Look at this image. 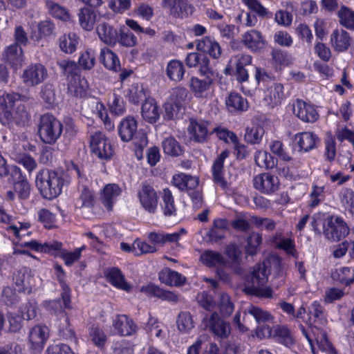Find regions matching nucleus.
Instances as JSON below:
<instances>
[{"label":"nucleus","instance_id":"1","mask_svg":"<svg viewBox=\"0 0 354 354\" xmlns=\"http://www.w3.org/2000/svg\"><path fill=\"white\" fill-rule=\"evenodd\" d=\"M36 186L43 198L52 200L57 197L68 183L64 175L54 170L42 169L36 176Z\"/></svg>","mask_w":354,"mask_h":354},{"label":"nucleus","instance_id":"2","mask_svg":"<svg viewBox=\"0 0 354 354\" xmlns=\"http://www.w3.org/2000/svg\"><path fill=\"white\" fill-rule=\"evenodd\" d=\"M64 75L66 77L68 92L75 97H84L86 96L88 82L82 77L80 70L75 61L63 60L59 64Z\"/></svg>","mask_w":354,"mask_h":354},{"label":"nucleus","instance_id":"3","mask_svg":"<svg viewBox=\"0 0 354 354\" xmlns=\"http://www.w3.org/2000/svg\"><path fill=\"white\" fill-rule=\"evenodd\" d=\"M62 124L52 114L45 113L40 117L38 134L44 143L54 144L60 137Z\"/></svg>","mask_w":354,"mask_h":354},{"label":"nucleus","instance_id":"4","mask_svg":"<svg viewBox=\"0 0 354 354\" xmlns=\"http://www.w3.org/2000/svg\"><path fill=\"white\" fill-rule=\"evenodd\" d=\"M172 183L180 190L186 191L189 193L196 207L198 208L201 205V193L198 190H195L199 183V180L196 176H192L183 173L178 174L173 176Z\"/></svg>","mask_w":354,"mask_h":354},{"label":"nucleus","instance_id":"5","mask_svg":"<svg viewBox=\"0 0 354 354\" xmlns=\"http://www.w3.org/2000/svg\"><path fill=\"white\" fill-rule=\"evenodd\" d=\"M202 324L205 329L221 339L227 338L231 333L230 324L222 319L216 312L205 315Z\"/></svg>","mask_w":354,"mask_h":354},{"label":"nucleus","instance_id":"6","mask_svg":"<svg viewBox=\"0 0 354 354\" xmlns=\"http://www.w3.org/2000/svg\"><path fill=\"white\" fill-rule=\"evenodd\" d=\"M200 74L203 78L192 77L189 82L190 91L198 98L206 97L214 81V72L212 68L200 71Z\"/></svg>","mask_w":354,"mask_h":354},{"label":"nucleus","instance_id":"7","mask_svg":"<svg viewBox=\"0 0 354 354\" xmlns=\"http://www.w3.org/2000/svg\"><path fill=\"white\" fill-rule=\"evenodd\" d=\"M22 95L18 93L4 92L0 95V122L6 126L12 123L14 108Z\"/></svg>","mask_w":354,"mask_h":354},{"label":"nucleus","instance_id":"8","mask_svg":"<svg viewBox=\"0 0 354 354\" xmlns=\"http://www.w3.org/2000/svg\"><path fill=\"white\" fill-rule=\"evenodd\" d=\"M320 142L319 137L313 132L303 131L296 133L292 140V148L295 152L307 153L317 147Z\"/></svg>","mask_w":354,"mask_h":354},{"label":"nucleus","instance_id":"9","mask_svg":"<svg viewBox=\"0 0 354 354\" xmlns=\"http://www.w3.org/2000/svg\"><path fill=\"white\" fill-rule=\"evenodd\" d=\"M349 233V227L346 223L339 216H331L327 221L324 230L325 237L331 241H339L346 237Z\"/></svg>","mask_w":354,"mask_h":354},{"label":"nucleus","instance_id":"10","mask_svg":"<svg viewBox=\"0 0 354 354\" xmlns=\"http://www.w3.org/2000/svg\"><path fill=\"white\" fill-rule=\"evenodd\" d=\"M89 147L93 155H113L110 140L102 131H96L90 137Z\"/></svg>","mask_w":354,"mask_h":354},{"label":"nucleus","instance_id":"11","mask_svg":"<svg viewBox=\"0 0 354 354\" xmlns=\"http://www.w3.org/2000/svg\"><path fill=\"white\" fill-rule=\"evenodd\" d=\"M46 67L41 64H30L22 74L24 83L28 86H35L44 82L47 77Z\"/></svg>","mask_w":354,"mask_h":354},{"label":"nucleus","instance_id":"12","mask_svg":"<svg viewBox=\"0 0 354 354\" xmlns=\"http://www.w3.org/2000/svg\"><path fill=\"white\" fill-rule=\"evenodd\" d=\"M294 114L304 122L313 123L319 118V113L315 106L311 103L297 99L294 104Z\"/></svg>","mask_w":354,"mask_h":354},{"label":"nucleus","instance_id":"13","mask_svg":"<svg viewBox=\"0 0 354 354\" xmlns=\"http://www.w3.org/2000/svg\"><path fill=\"white\" fill-rule=\"evenodd\" d=\"M138 198L141 205L147 212L155 213L158 207V196L152 186L143 183L138 192Z\"/></svg>","mask_w":354,"mask_h":354},{"label":"nucleus","instance_id":"14","mask_svg":"<svg viewBox=\"0 0 354 354\" xmlns=\"http://www.w3.org/2000/svg\"><path fill=\"white\" fill-rule=\"evenodd\" d=\"M241 43L251 53H257L265 47L266 39L261 32L251 29L242 35Z\"/></svg>","mask_w":354,"mask_h":354},{"label":"nucleus","instance_id":"15","mask_svg":"<svg viewBox=\"0 0 354 354\" xmlns=\"http://www.w3.org/2000/svg\"><path fill=\"white\" fill-rule=\"evenodd\" d=\"M162 6L170 10L175 18H187L191 16L195 8L187 0H162Z\"/></svg>","mask_w":354,"mask_h":354},{"label":"nucleus","instance_id":"16","mask_svg":"<svg viewBox=\"0 0 354 354\" xmlns=\"http://www.w3.org/2000/svg\"><path fill=\"white\" fill-rule=\"evenodd\" d=\"M279 185L277 176L269 173L259 174L254 178V187L263 194H272L276 192Z\"/></svg>","mask_w":354,"mask_h":354},{"label":"nucleus","instance_id":"17","mask_svg":"<svg viewBox=\"0 0 354 354\" xmlns=\"http://www.w3.org/2000/svg\"><path fill=\"white\" fill-rule=\"evenodd\" d=\"M11 178L14 181V189L18 197L21 200L28 199L30 194V185L26 177L22 176L19 168L16 166L12 167Z\"/></svg>","mask_w":354,"mask_h":354},{"label":"nucleus","instance_id":"18","mask_svg":"<svg viewBox=\"0 0 354 354\" xmlns=\"http://www.w3.org/2000/svg\"><path fill=\"white\" fill-rule=\"evenodd\" d=\"M2 60L14 70H17L24 62L22 48L17 44L7 46L2 54Z\"/></svg>","mask_w":354,"mask_h":354},{"label":"nucleus","instance_id":"19","mask_svg":"<svg viewBox=\"0 0 354 354\" xmlns=\"http://www.w3.org/2000/svg\"><path fill=\"white\" fill-rule=\"evenodd\" d=\"M63 304H61L60 300H53L45 301L44 306L46 310L58 315L63 313L64 308H71V290L69 287L64 283L62 285V292L61 294Z\"/></svg>","mask_w":354,"mask_h":354},{"label":"nucleus","instance_id":"20","mask_svg":"<svg viewBox=\"0 0 354 354\" xmlns=\"http://www.w3.org/2000/svg\"><path fill=\"white\" fill-rule=\"evenodd\" d=\"M196 48L203 54L208 55L214 59H218L221 55V47L219 43L209 36H205L201 39L197 40Z\"/></svg>","mask_w":354,"mask_h":354},{"label":"nucleus","instance_id":"21","mask_svg":"<svg viewBox=\"0 0 354 354\" xmlns=\"http://www.w3.org/2000/svg\"><path fill=\"white\" fill-rule=\"evenodd\" d=\"M118 136L123 142L131 141L138 133V122L133 116H127L118 126Z\"/></svg>","mask_w":354,"mask_h":354},{"label":"nucleus","instance_id":"22","mask_svg":"<svg viewBox=\"0 0 354 354\" xmlns=\"http://www.w3.org/2000/svg\"><path fill=\"white\" fill-rule=\"evenodd\" d=\"M330 41L331 46L336 52L346 51L351 45L350 34L342 29H335L330 35Z\"/></svg>","mask_w":354,"mask_h":354},{"label":"nucleus","instance_id":"23","mask_svg":"<svg viewBox=\"0 0 354 354\" xmlns=\"http://www.w3.org/2000/svg\"><path fill=\"white\" fill-rule=\"evenodd\" d=\"M113 326L117 333L121 336H129L135 334L137 325L125 315H118L113 320Z\"/></svg>","mask_w":354,"mask_h":354},{"label":"nucleus","instance_id":"24","mask_svg":"<svg viewBox=\"0 0 354 354\" xmlns=\"http://www.w3.org/2000/svg\"><path fill=\"white\" fill-rule=\"evenodd\" d=\"M215 132L220 140L226 143H232L236 152V155H248V147L239 142V140L235 133L226 129L216 128Z\"/></svg>","mask_w":354,"mask_h":354},{"label":"nucleus","instance_id":"25","mask_svg":"<svg viewBox=\"0 0 354 354\" xmlns=\"http://www.w3.org/2000/svg\"><path fill=\"white\" fill-rule=\"evenodd\" d=\"M283 86L274 83L264 91L263 100L268 106L274 108L280 105L284 99Z\"/></svg>","mask_w":354,"mask_h":354},{"label":"nucleus","instance_id":"26","mask_svg":"<svg viewBox=\"0 0 354 354\" xmlns=\"http://www.w3.org/2000/svg\"><path fill=\"white\" fill-rule=\"evenodd\" d=\"M100 62L109 71L118 73L121 70V64L118 55L107 47L101 48Z\"/></svg>","mask_w":354,"mask_h":354},{"label":"nucleus","instance_id":"27","mask_svg":"<svg viewBox=\"0 0 354 354\" xmlns=\"http://www.w3.org/2000/svg\"><path fill=\"white\" fill-rule=\"evenodd\" d=\"M140 292L149 297H156L170 302H178L179 297L176 293L165 290L153 284L149 283L140 288Z\"/></svg>","mask_w":354,"mask_h":354},{"label":"nucleus","instance_id":"28","mask_svg":"<svg viewBox=\"0 0 354 354\" xmlns=\"http://www.w3.org/2000/svg\"><path fill=\"white\" fill-rule=\"evenodd\" d=\"M141 114L143 119L150 124H154L159 120V107L154 98L148 97L142 102Z\"/></svg>","mask_w":354,"mask_h":354},{"label":"nucleus","instance_id":"29","mask_svg":"<svg viewBox=\"0 0 354 354\" xmlns=\"http://www.w3.org/2000/svg\"><path fill=\"white\" fill-rule=\"evenodd\" d=\"M225 104L228 111L232 113L245 111L248 108L247 99L236 92H231L228 95L225 100Z\"/></svg>","mask_w":354,"mask_h":354},{"label":"nucleus","instance_id":"30","mask_svg":"<svg viewBox=\"0 0 354 354\" xmlns=\"http://www.w3.org/2000/svg\"><path fill=\"white\" fill-rule=\"evenodd\" d=\"M270 63L275 71H281L292 64V56L284 50L274 48L270 52Z\"/></svg>","mask_w":354,"mask_h":354},{"label":"nucleus","instance_id":"31","mask_svg":"<svg viewBox=\"0 0 354 354\" xmlns=\"http://www.w3.org/2000/svg\"><path fill=\"white\" fill-rule=\"evenodd\" d=\"M118 32L117 29L107 23H102L97 27V33L100 39L104 44L114 46L118 41Z\"/></svg>","mask_w":354,"mask_h":354},{"label":"nucleus","instance_id":"32","mask_svg":"<svg viewBox=\"0 0 354 354\" xmlns=\"http://www.w3.org/2000/svg\"><path fill=\"white\" fill-rule=\"evenodd\" d=\"M78 21L80 27L86 31H91L96 22V12L91 8L83 7L77 13Z\"/></svg>","mask_w":354,"mask_h":354},{"label":"nucleus","instance_id":"33","mask_svg":"<svg viewBox=\"0 0 354 354\" xmlns=\"http://www.w3.org/2000/svg\"><path fill=\"white\" fill-rule=\"evenodd\" d=\"M188 132L193 140L198 142H204L207 138V126L205 122H198L191 119L188 127Z\"/></svg>","mask_w":354,"mask_h":354},{"label":"nucleus","instance_id":"34","mask_svg":"<svg viewBox=\"0 0 354 354\" xmlns=\"http://www.w3.org/2000/svg\"><path fill=\"white\" fill-rule=\"evenodd\" d=\"M252 316L258 324L272 322L274 317L268 311L256 306L250 305L244 311L243 322Z\"/></svg>","mask_w":354,"mask_h":354},{"label":"nucleus","instance_id":"35","mask_svg":"<svg viewBox=\"0 0 354 354\" xmlns=\"http://www.w3.org/2000/svg\"><path fill=\"white\" fill-rule=\"evenodd\" d=\"M229 223L225 218H216L212 227L207 234L210 241L217 242L224 238L225 232L228 230Z\"/></svg>","mask_w":354,"mask_h":354},{"label":"nucleus","instance_id":"36","mask_svg":"<svg viewBox=\"0 0 354 354\" xmlns=\"http://www.w3.org/2000/svg\"><path fill=\"white\" fill-rule=\"evenodd\" d=\"M185 63L189 68L198 66L199 72L212 68L209 58L205 55L198 53H188L185 58Z\"/></svg>","mask_w":354,"mask_h":354},{"label":"nucleus","instance_id":"37","mask_svg":"<svg viewBox=\"0 0 354 354\" xmlns=\"http://www.w3.org/2000/svg\"><path fill=\"white\" fill-rule=\"evenodd\" d=\"M185 68L183 63L178 59L170 60L166 67V74L171 81L178 82L183 79Z\"/></svg>","mask_w":354,"mask_h":354},{"label":"nucleus","instance_id":"38","mask_svg":"<svg viewBox=\"0 0 354 354\" xmlns=\"http://www.w3.org/2000/svg\"><path fill=\"white\" fill-rule=\"evenodd\" d=\"M201 261L208 267H225L227 262L219 252L213 250H205L200 257Z\"/></svg>","mask_w":354,"mask_h":354},{"label":"nucleus","instance_id":"39","mask_svg":"<svg viewBox=\"0 0 354 354\" xmlns=\"http://www.w3.org/2000/svg\"><path fill=\"white\" fill-rule=\"evenodd\" d=\"M80 37L75 32L64 34L59 39V46L62 51L66 54H72L76 50L79 44Z\"/></svg>","mask_w":354,"mask_h":354},{"label":"nucleus","instance_id":"40","mask_svg":"<svg viewBox=\"0 0 354 354\" xmlns=\"http://www.w3.org/2000/svg\"><path fill=\"white\" fill-rule=\"evenodd\" d=\"M121 194V189L116 184H109L105 186L101 200L108 210H112L113 205L117 197Z\"/></svg>","mask_w":354,"mask_h":354},{"label":"nucleus","instance_id":"41","mask_svg":"<svg viewBox=\"0 0 354 354\" xmlns=\"http://www.w3.org/2000/svg\"><path fill=\"white\" fill-rule=\"evenodd\" d=\"M13 281L16 286L23 290H30L33 285V277L28 268H22L15 272Z\"/></svg>","mask_w":354,"mask_h":354},{"label":"nucleus","instance_id":"42","mask_svg":"<svg viewBox=\"0 0 354 354\" xmlns=\"http://www.w3.org/2000/svg\"><path fill=\"white\" fill-rule=\"evenodd\" d=\"M126 97L130 103L138 105L147 98V90L142 84H133L128 88Z\"/></svg>","mask_w":354,"mask_h":354},{"label":"nucleus","instance_id":"43","mask_svg":"<svg viewBox=\"0 0 354 354\" xmlns=\"http://www.w3.org/2000/svg\"><path fill=\"white\" fill-rule=\"evenodd\" d=\"M160 280L169 286H178L184 283L185 278L174 270L165 268L159 273Z\"/></svg>","mask_w":354,"mask_h":354},{"label":"nucleus","instance_id":"44","mask_svg":"<svg viewBox=\"0 0 354 354\" xmlns=\"http://www.w3.org/2000/svg\"><path fill=\"white\" fill-rule=\"evenodd\" d=\"M48 328L45 326H35L29 335V339L35 348L42 347L48 338Z\"/></svg>","mask_w":354,"mask_h":354},{"label":"nucleus","instance_id":"45","mask_svg":"<svg viewBox=\"0 0 354 354\" xmlns=\"http://www.w3.org/2000/svg\"><path fill=\"white\" fill-rule=\"evenodd\" d=\"M106 277L109 281L116 288L127 292L131 290V286L127 283L124 275L119 269L111 268L106 274Z\"/></svg>","mask_w":354,"mask_h":354},{"label":"nucleus","instance_id":"46","mask_svg":"<svg viewBox=\"0 0 354 354\" xmlns=\"http://www.w3.org/2000/svg\"><path fill=\"white\" fill-rule=\"evenodd\" d=\"M30 118V114L28 111L26 106L24 104L16 103L13 111L12 123H15L17 126L25 127L28 124Z\"/></svg>","mask_w":354,"mask_h":354},{"label":"nucleus","instance_id":"47","mask_svg":"<svg viewBox=\"0 0 354 354\" xmlns=\"http://www.w3.org/2000/svg\"><path fill=\"white\" fill-rule=\"evenodd\" d=\"M268 280V272L266 268V263L263 262L254 266L252 277L251 281L252 286H263Z\"/></svg>","mask_w":354,"mask_h":354},{"label":"nucleus","instance_id":"48","mask_svg":"<svg viewBox=\"0 0 354 354\" xmlns=\"http://www.w3.org/2000/svg\"><path fill=\"white\" fill-rule=\"evenodd\" d=\"M21 246L28 248L37 252H49L53 250H59L62 244L58 242H54L53 243H44V244H41L36 240H32L30 241H22Z\"/></svg>","mask_w":354,"mask_h":354},{"label":"nucleus","instance_id":"49","mask_svg":"<svg viewBox=\"0 0 354 354\" xmlns=\"http://www.w3.org/2000/svg\"><path fill=\"white\" fill-rule=\"evenodd\" d=\"M96 52L93 48H88L80 53L78 59V67L84 71L91 70L95 65Z\"/></svg>","mask_w":354,"mask_h":354},{"label":"nucleus","instance_id":"50","mask_svg":"<svg viewBox=\"0 0 354 354\" xmlns=\"http://www.w3.org/2000/svg\"><path fill=\"white\" fill-rule=\"evenodd\" d=\"M225 158V156H218L212 166L214 181L222 188H225L227 186L226 181L223 178V164Z\"/></svg>","mask_w":354,"mask_h":354},{"label":"nucleus","instance_id":"51","mask_svg":"<svg viewBox=\"0 0 354 354\" xmlns=\"http://www.w3.org/2000/svg\"><path fill=\"white\" fill-rule=\"evenodd\" d=\"M178 330L183 333H188L194 328V322L192 315L189 312H180L176 319Z\"/></svg>","mask_w":354,"mask_h":354},{"label":"nucleus","instance_id":"52","mask_svg":"<svg viewBox=\"0 0 354 354\" xmlns=\"http://www.w3.org/2000/svg\"><path fill=\"white\" fill-rule=\"evenodd\" d=\"M266 263L267 270L269 269L268 273H273L275 277H281V282H283V275L285 274L284 268L281 259L277 256H271L263 261Z\"/></svg>","mask_w":354,"mask_h":354},{"label":"nucleus","instance_id":"53","mask_svg":"<svg viewBox=\"0 0 354 354\" xmlns=\"http://www.w3.org/2000/svg\"><path fill=\"white\" fill-rule=\"evenodd\" d=\"M243 3L248 9L263 19H270L272 13L268 8L264 7L259 0H243Z\"/></svg>","mask_w":354,"mask_h":354},{"label":"nucleus","instance_id":"54","mask_svg":"<svg viewBox=\"0 0 354 354\" xmlns=\"http://www.w3.org/2000/svg\"><path fill=\"white\" fill-rule=\"evenodd\" d=\"M341 205L349 212L354 213V191L351 188H342L338 194Z\"/></svg>","mask_w":354,"mask_h":354},{"label":"nucleus","instance_id":"55","mask_svg":"<svg viewBox=\"0 0 354 354\" xmlns=\"http://www.w3.org/2000/svg\"><path fill=\"white\" fill-rule=\"evenodd\" d=\"M162 147L165 155H182L184 152L183 147L172 136L162 140Z\"/></svg>","mask_w":354,"mask_h":354},{"label":"nucleus","instance_id":"56","mask_svg":"<svg viewBox=\"0 0 354 354\" xmlns=\"http://www.w3.org/2000/svg\"><path fill=\"white\" fill-rule=\"evenodd\" d=\"M131 140V149L134 155H143L144 149L149 143L147 134L139 131Z\"/></svg>","mask_w":354,"mask_h":354},{"label":"nucleus","instance_id":"57","mask_svg":"<svg viewBox=\"0 0 354 354\" xmlns=\"http://www.w3.org/2000/svg\"><path fill=\"white\" fill-rule=\"evenodd\" d=\"M341 25L345 28L354 30V11L346 6H342L337 12Z\"/></svg>","mask_w":354,"mask_h":354},{"label":"nucleus","instance_id":"58","mask_svg":"<svg viewBox=\"0 0 354 354\" xmlns=\"http://www.w3.org/2000/svg\"><path fill=\"white\" fill-rule=\"evenodd\" d=\"M264 129L262 127L256 125L251 128H246L244 135L245 141L251 145L259 144L264 134Z\"/></svg>","mask_w":354,"mask_h":354},{"label":"nucleus","instance_id":"59","mask_svg":"<svg viewBox=\"0 0 354 354\" xmlns=\"http://www.w3.org/2000/svg\"><path fill=\"white\" fill-rule=\"evenodd\" d=\"M118 43L122 46L133 47L137 44V37L128 28L122 26L119 29Z\"/></svg>","mask_w":354,"mask_h":354},{"label":"nucleus","instance_id":"60","mask_svg":"<svg viewBox=\"0 0 354 354\" xmlns=\"http://www.w3.org/2000/svg\"><path fill=\"white\" fill-rule=\"evenodd\" d=\"M162 209L165 216H173L176 214V207L171 192L168 189H163Z\"/></svg>","mask_w":354,"mask_h":354},{"label":"nucleus","instance_id":"61","mask_svg":"<svg viewBox=\"0 0 354 354\" xmlns=\"http://www.w3.org/2000/svg\"><path fill=\"white\" fill-rule=\"evenodd\" d=\"M47 6L50 15L53 17L64 21H68L70 20V14L65 8L53 1L48 2Z\"/></svg>","mask_w":354,"mask_h":354},{"label":"nucleus","instance_id":"62","mask_svg":"<svg viewBox=\"0 0 354 354\" xmlns=\"http://www.w3.org/2000/svg\"><path fill=\"white\" fill-rule=\"evenodd\" d=\"M250 222L257 228L265 230L268 232H272L275 230L277 223L272 218H263L257 216H251Z\"/></svg>","mask_w":354,"mask_h":354},{"label":"nucleus","instance_id":"63","mask_svg":"<svg viewBox=\"0 0 354 354\" xmlns=\"http://www.w3.org/2000/svg\"><path fill=\"white\" fill-rule=\"evenodd\" d=\"M325 187L324 186L313 185L312 191L310 194V201L308 205L310 207L318 206L325 198Z\"/></svg>","mask_w":354,"mask_h":354},{"label":"nucleus","instance_id":"64","mask_svg":"<svg viewBox=\"0 0 354 354\" xmlns=\"http://www.w3.org/2000/svg\"><path fill=\"white\" fill-rule=\"evenodd\" d=\"M339 281L346 286L354 282V266L342 267L336 271Z\"/></svg>","mask_w":354,"mask_h":354}]
</instances>
